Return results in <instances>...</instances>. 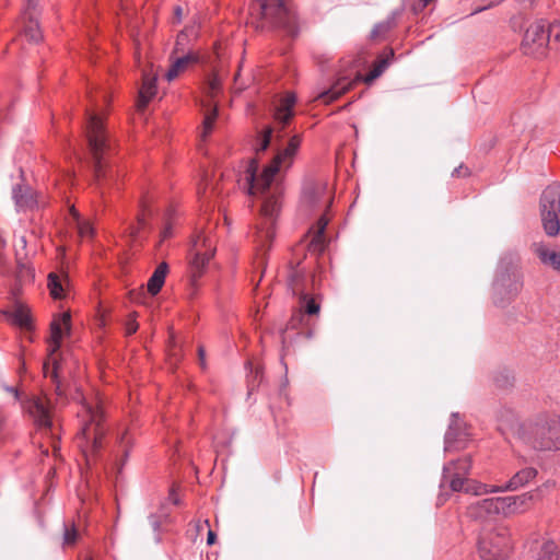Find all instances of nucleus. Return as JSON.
Instances as JSON below:
<instances>
[{
  "instance_id": "f257e3e1",
  "label": "nucleus",
  "mask_w": 560,
  "mask_h": 560,
  "mask_svg": "<svg viewBox=\"0 0 560 560\" xmlns=\"http://www.w3.org/2000/svg\"><path fill=\"white\" fill-rule=\"evenodd\" d=\"M301 142V135L292 136L287 145L277 151L271 162L264 166L261 172H259L258 161L250 160L237 180L240 186L247 188L249 195L262 198L260 219L255 232V242L261 255H265L271 246L277 218L281 209L283 188L279 180V174L291 167Z\"/></svg>"
},
{
  "instance_id": "f03ea898",
  "label": "nucleus",
  "mask_w": 560,
  "mask_h": 560,
  "mask_svg": "<svg viewBox=\"0 0 560 560\" xmlns=\"http://www.w3.org/2000/svg\"><path fill=\"white\" fill-rule=\"evenodd\" d=\"M89 97L92 107L85 109V137L93 162L95 184L103 195L104 188L115 184L118 175L106 160L113 150V143L104 125L102 108L98 106V101L92 95V92H89Z\"/></svg>"
},
{
  "instance_id": "7ed1b4c3",
  "label": "nucleus",
  "mask_w": 560,
  "mask_h": 560,
  "mask_svg": "<svg viewBox=\"0 0 560 560\" xmlns=\"http://www.w3.org/2000/svg\"><path fill=\"white\" fill-rule=\"evenodd\" d=\"M248 24L257 31L280 28L291 37L299 33L296 15L285 0H253Z\"/></svg>"
},
{
  "instance_id": "20e7f679",
  "label": "nucleus",
  "mask_w": 560,
  "mask_h": 560,
  "mask_svg": "<svg viewBox=\"0 0 560 560\" xmlns=\"http://www.w3.org/2000/svg\"><path fill=\"white\" fill-rule=\"evenodd\" d=\"M470 456H464L455 460H450L444 465L440 485L442 492L438 498V504H443L447 500L448 493L445 492L446 488H448L452 492L463 491L474 495L493 493L494 489H490V486L468 478L470 475Z\"/></svg>"
},
{
  "instance_id": "39448f33",
  "label": "nucleus",
  "mask_w": 560,
  "mask_h": 560,
  "mask_svg": "<svg viewBox=\"0 0 560 560\" xmlns=\"http://www.w3.org/2000/svg\"><path fill=\"white\" fill-rule=\"evenodd\" d=\"M288 285L292 294L298 296L299 310L291 317L292 327L295 323H301L304 314L308 316L317 315L320 311L319 295L313 293L315 288V276L306 271L304 267L298 264L290 267L288 272Z\"/></svg>"
},
{
  "instance_id": "423d86ee",
  "label": "nucleus",
  "mask_w": 560,
  "mask_h": 560,
  "mask_svg": "<svg viewBox=\"0 0 560 560\" xmlns=\"http://www.w3.org/2000/svg\"><path fill=\"white\" fill-rule=\"evenodd\" d=\"M78 417L81 421L80 435L85 441L86 446L83 448V454L86 458L88 465H91L93 457L102 448V440L105 435L103 428L104 411L100 401L84 400L81 409L78 411Z\"/></svg>"
},
{
  "instance_id": "0eeeda50",
  "label": "nucleus",
  "mask_w": 560,
  "mask_h": 560,
  "mask_svg": "<svg viewBox=\"0 0 560 560\" xmlns=\"http://www.w3.org/2000/svg\"><path fill=\"white\" fill-rule=\"evenodd\" d=\"M70 315L62 314L58 319H54L50 325V338L48 339L47 358L43 363V373L49 377L55 385V392L60 401L66 394L60 381L61 354L59 353L63 329H69Z\"/></svg>"
},
{
  "instance_id": "6e6552de",
  "label": "nucleus",
  "mask_w": 560,
  "mask_h": 560,
  "mask_svg": "<svg viewBox=\"0 0 560 560\" xmlns=\"http://www.w3.org/2000/svg\"><path fill=\"white\" fill-rule=\"evenodd\" d=\"M524 441L536 451H560V416H547L529 425Z\"/></svg>"
},
{
  "instance_id": "1a4fd4ad",
  "label": "nucleus",
  "mask_w": 560,
  "mask_h": 560,
  "mask_svg": "<svg viewBox=\"0 0 560 560\" xmlns=\"http://www.w3.org/2000/svg\"><path fill=\"white\" fill-rule=\"evenodd\" d=\"M523 288V275L512 258L501 259L493 281V301L503 306L513 300Z\"/></svg>"
},
{
  "instance_id": "9d476101",
  "label": "nucleus",
  "mask_w": 560,
  "mask_h": 560,
  "mask_svg": "<svg viewBox=\"0 0 560 560\" xmlns=\"http://www.w3.org/2000/svg\"><path fill=\"white\" fill-rule=\"evenodd\" d=\"M539 210L546 234L557 235L560 231V183L545 188L540 196Z\"/></svg>"
},
{
  "instance_id": "9b49d317",
  "label": "nucleus",
  "mask_w": 560,
  "mask_h": 560,
  "mask_svg": "<svg viewBox=\"0 0 560 560\" xmlns=\"http://www.w3.org/2000/svg\"><path fill=\"white\" fill-rule=\"evenodd\" d=\"M22 408L33 418L35 424L50 434L54 455L57 456L59 446L56 441L52 422V406L45 396H32L22 401Z\"/></svg>"
},
{
  "instance_id": "f8f14e48",
  "label": "nucleus",
  "mask_w": 560,
  "mask_h": 560,
  "mask_svg": "<svg viewBox=\"0 0 560 560\" xmlns=\"http://www.w3.org/2000/svg\"><path fill=\"white\" fill-rule=\"evenodd\" d=\"M215 240L209 231H199L192 240L190 260L191 281L196 284L215 250Z\"/></svg>"
},
{
  "instance_id": "ddd939ff",
  "label": "nucleus",
  "mask_w": 560,
  "mask_h": 560,
  "mask_svg": "<svg viewBox=\"0 0 560 560\" xmlns=\"http://www.w3.org/2000/svg\"><path fill=\"white\" fill-rule=\"evenodd\" d=\"M510 549L506 528H497L481 533L478 540V553L481 560H503Z\"/></svg>"
},
{
  "instance_id": "4468645a",
  "label": "nucleus",
  "mask_w": 560,
  "mask_h": 560,
  "mask_svg": "<svg viewBox=\"0 0 560 560\" xmlns=\"http://www.w3.org/2000/svg\"><path fill=\"white\" fill-rule=\"evenodd\" d=\"M331 201L332 196L328 189L327 182L323 179H312L304 184L301 203L307 210L328 208Z\"/></svg>"
},
{
  "instance_id": "2eb2a0df",
  "label": "nucleus",
  "mask_w": 560,
  "mask_h": 560,
  "mask_svg": "<svg viewBox=\"0 0 560 560\" xmlns=\"http://www.w3.org/2000/svg\"><path fill=\"white\" fill-rule=\"evenodd\" d=\"M547 23L538 21L533 23L525 32L522 49L525 55L540 58L545 55L549 44V35L546 31Z\"/></svg>"
},
{
  "instance_id": "dca6fc26",
  "label": "nucleus",
  "mask_w": 560,
  "mask_h": 560,
  "mask_svg": "<svg viewBox=\"0 0 560 560\" xmlns=\"http://www.w3.org/2000/svg\"><path fill=\"white\" fill-rule=\"evenodd\" d=\"M221 90V82L220 80L214 77L212 78L207 86V96L208 101L202 103L203 108V121H202V132L200 135V138L202 141L207 139V137L212 132L214 122L218 117V106L214 103L215 95Z\"/></svg>"
},
{
  "instance_id": "f3484780",
  "label": "nucleus",
  "mask_w": 560,
  "mask_h": 560,
  "mask_svg": "<svg viewBox=\"0 0 560 560\" xmlns=\"http://www.w3.org/2000/svg\"><path fill=\"white\" fill-rule=\"evenodd\" d=\"M12 198L18 211H33L46 207L47 202L42 194L26 184H16L12 188Z\"/></svg>"
},
{
  "instance_id": "a211bd4d",
  "label": "nucleus",
  "mask_w": 560,
  "mask_h": 560,
  "mask_svg": "<svg viewBox=\"0 0 560 560\" xmlns=\"http://www.w3.org/2000/svg\"><path fill=\"white\" fill-rule=\"evenodd\" d=\"M38 2L37 0H25L23 10L24 19V36L32 43H38L42 39L38 21Z\"/></svg>"
},
{
  "instance_id": "6ab92c4d",
  "label": "nucleus",
  "mask_w": 560,
  "mask_h": 560,
  "mask_svg": "<svg viewBox=\"0 0 560 560\" xmlns=\"http://www.w3.org/2000/svg\"><path fill=\"white\" fill-rule=\"evenodd\" d=\"M471 518L483 521L490 516L499 515L501 513V505L499 498H490L480 500L470 504L467 510Z\"/></svg>"
},
{
  "instance_id": "aec40b11",
  "label": "nucleus",
  "mask_w": 560,
  "mask_h": 560,
  "mask_svg": "<svg viewBox=\"0 0 560 560\" xmlns=\"http://www.w3.org/2000/svg\"><path fill=\"white\" fill-rule=\"evenodd\" d=\"M538 471L534 467H525L513 475V477L501 487L490 486V489L493 492H502V491H515L524 486H526L529 481L536 478Z\"/></svg>"
},
{
  "instance_id": "412c9836",
  "label": "nucleus",
  "mask_w": 560,
  "mask_h": 560,
  "mask_svg": "<svg viewBox=\"0 0 560 560\" xmlns=\"http://www.w3.org/2000/svg\"><path fill=\"white\" fill-rule=\"evenodd\" d=\"M219 180L213 177H209L207 174L202 178V183L198 187V197L202 207H206V210L209 208H213L215 206V201L211 205L212 198H218L221 194V189L219 188Z\"/></svg>"
},
{
  "instance_id": "4be33fe9",
  "label": "nucleus",
  "mask_w": 560,
  "mask_h": 560,
  "mask_svg": "<svg viewBox=\"0 0 560 560\" xmlns=\"http://www.w3.org/2000/svg\"><path fill=\"white\" fill-rule=\"evenodd\" d=\"M499 500L502 515H510L525 511L527 503L532 500V495L524 493L521 495L500 497Z\"/></svg>"
},
{
  "instance_id": "5701e85b",
  "label": "nucleus",
  "mask_w": 560,
  "mask_h": 560,
  "mask_svg": "<svg viewBox=\"0 0 560 560\" xmlns=\"http://www.w3.org/2000/svg\"><path fill=\"white\" fill-rule=\"evenodd\" d=\"M360 79L358 74H355L354 79H350L348 77H341L337 80V82L327 91L322 92L318 95V100H320L325 104H329L337 100L340 95L346 93L351 89L352 84L355 80Z\"/></svg>"
},
{
  "instance_id": "b1692460",
  "label": "nucleus",
  "mask_w": 560,
  "mask_h": 560,
  "mask_svg": "<svg viewBox=\"0 0 560 560\" xmlns=\"http://www.w3.org/2000/svg\"><path fill=\"white\" fill-rule=\"evenodd\" d=\"M295 103L296 96L293 93H287L276 107L275 119L282 127L287 126L294 116L293 107Z\"/></svg>"
},
{
  "instance_id": "393cba45",
  "label": "nucleus",
  "mask_w": 560,
  "mask_h": 560,
  "mask_svg": "<svg viewBox=\"0 0 560 560\" xmlns=\"http://www.w3.org/2000/svg\"><path fill=\"white\" fill-rule=\"evenodd\" d=\"M198 61V56L191 51L176 58L172 61L170 69L165 73V78L168 82L175 80L180 73L185 72L187 68Z\"/></svg>"
},
{
  "instance_id": "a878e982",
  "label": "nucleus",
  "mask_w": 560,
  "mask_h": 560,
  "mask_svg": "<svg viewBox=\"0 0 560 560\" xmlns=\"http://www.w3.org/2000/svg\"><path fill=\"white\" fill-rule=\"evenodd\" d=\"M328 224V219L322 215L316 225H314L310 232L313 234L310 246L315 252H323L325 248V230Z\"/></svg>"
},
{
  "instance_id": "bb28decb",
  "label": "nucleus",
  "mask_w": 560,
  "mask_h": 560,
  "mask_svg": "<svg viewBox=\"0 0 560 560\" xmlns=\"http://www.w3.org/2000/svg\"><path fill=\"white\" fill-rule=\"evenodd\" d=\"M167 271H168V266L166 262H161L154 270L153 275L150 277L149 281H148V291L150 294L152 295H156L164 282H165V277L167 275Z\"/></svg>"
},
{
  "instance_id": "cd10ccee",
  "label": "nucleus",
  "mask_w": 560,
  "mask_h": 560,
  "mask_svg": "<svg viewBox=\"0 0 560 560\" xmlns=\"http://www.w3.org/2000/svg\"><path fill=\"white\" fill-rule=\"evenodd\" d=\"M156 93V78L143 74L142 86L139 91V106L145 107Z\"/></svg>"
},
{
  "instance_id": "c85d7f7f",
  "label": "nucleus",
  "mask_w": 560,
  "mask_h": 560,
  "mask_svg": "<svg viewBox=\"0 0 560 560\" xmlns=\"http://www.w3.org/2000/svg\"><path fill=\"white\" fill-rule=\"evenodd\" d=\"M171 516L164 512L160 514H151L149 516L150 525L155 533V540L161 541V532L171 523Z\"/></svg>"
},
{
  "instance_id": "c756f323",
  "label": "nucleus",
  "mask_w": 560,
  "mask_h": 560,
  "mask_svg": "<svg viewBox=\"0 0 560 560\" xmlns=\"http://www.w3.org/2000/svg\"><path fill=\"white\" fill-rule=\"evenodd\" d=\"M12 319H13L14 324L19 325L22 328H25V329L31 328L30 312L25 306H23L21 304H18L14 307V310L12 312Z\"/></svg>"
},
{
  "instance_id": "7c9ffc66",
  "label": "nucleus",
  "mask_w": 560,
  "mask_h": 560,
  "mask_svg": "<svg viewBox=\"0 0 560 560\" xmlns=\"http://www.w3.org/2000/svg\"><path fill=\"white\" fill-rule=\"evenodd\" d=\"M537 254L544 264L550 265L552 268L560 271V253L551 252L540 246L537 248Z\"/></svg>"
},
{
  "instance_id": "2f4dec72",
  "label": "nucleus",
  "mask_w": 560,
  "mask_h": 560,
  "mask_svg": "<svg viewBox=\"0 0 560 560\" xmlns=\"http://www.w3.org/2000/svg\"><path fill=\"white\" fill-rule=\"evenodd\" d=\"M272 132L273 130L271 128H267L256 140L255 151L257 155L261 152H265L269 148Z\"/></svg>"
},
{
  "instance_id": "473e14b6",
  "label": "nucleus",
  "mask_w": 560,
  "mask_h": 560,
  "mask_svg": "<svg viewBox=\"0 0 560 560\" xmlns=\"http://www.w3.org/2000/svg\"><path fill=\"white\" fill-rule=\"evenodd\" d=\"M48 288L54 299H61L63 296V289L57 275L50 273L48 276Z\"/></svg>"
},
{
  "instance_id": "72a5a7b5",
  "label": "nucleus",
  "mask_w": 560,
  "mask_h": 560,
  "mask_svg": "<svg viewBox=\"0 0 560 560\" xmlns=\"http://www.w3.org/2000/svg\"><path fill=\"white\" fill-rule=\"evenodd\" d=\"M79 538V532L74 524L63 525V546H73Z\"/></svg>"
},
{
  "instance_id": "f704fd0d",
  "label": "nucleus",
  "mask_w": 560,
  "mask_h": 560,
  "mask_svg": "<svg viewBox=\"0 0 560 560\" xmlns=\"http://www.w3.org/2000/svg\"><path fill=\"white\" fill-rule=\"evenodd\" d=\"M394 23L392 20L383 21L374 26L371 32V37L373 39H378L384 36L389 30H392Z\"/></svg>"
},
{
  "instance_id": "c9c22d12",
  "label": "nucleus",
  "mask_w": 560,
  "mask_h": 560,
  "mask_svg": "<svg viewBox=\"0 0 560 560\" xmlns=\"http://www.w3.org/2000/svg\"><path fill=\"white\" fill-rule=\"evenodd\" d=\"M547 35H549V42H560V19L555 20L552 23H548L546 26Z\"/></svg>"
},
{
  "instance_id": "e433bc0d",
  "label": "nucleus",
  "mask_w": 560,
  "mask_h": 560,
  "mask_svg": "<svg viewBox=\"0 0 560 560\" xmlns=\"http://www.w3.org/2000/svg\"><path fill=\"white\" fill-rule=\"evenodd\" d=\"M388 65V60L387 59H382L380 60L375 67L373 68V70L368 74L366 77V81H373L374 79H376L377 77H380L382 74V72L385 70V68L387 67Z\"/></svg>"
},
{
  "instance_id": "4c0bfd02",
  "label": "nucleus",
  "mask_w": 560,
  "mask_h": 560,
  "mask_svg": "<svg viewBox=\"0 0 560 560\" xmlns=\"http://www.w3.org/2000/svg\"><path fill=\"white\" fill-rule=\"evenodd\" d=\"M8 416L0 410V445L7 441L8 438Z\"/></svg>"
},
{
  "instance_id": "58836bf2",
  "label": "nucleus",
  "mask_w": 560,
  "mask_h": 560,
  "mask_svg": "<svg viewBox=\"0 0 560 560\" xmlns=\"http://www.w3.org/2000/svg\"><path fill=\"white\" fill-rule=\"evenodd\" d=\"M119 447L124 453L125 457L128 456L129 446L131 445V439L129 438L128 431H124L118 439Z\"/></svg>"
},
{
  "instance_id": "ea45409f",
  "label": "nucleus",
  "mask_w": 560,
  "mask_h": 560,
  "mask_svg": "<svg viewBox=\"0 0 560 560\" xmlns=\"http://www.w3.org/2000/svg\"><path fill=\"white\" fill-rule=\"evenodd\" d=\"M197 34L195 26H188L185 30H183L178 35L176 39V46L184 45L185 40L188 36H195Z\"/></svg>"
},
{
  "instance_id": "a19ab883",
  "label": "nucleus",
  "mask_w": 560,
  "mask_h": 560,
  "mask_svg": "<svg viewBox=\"0 0 560 560\" xmlns=\"http://www.w3.org/2000/svg\"><path fill=\"white\" fill-rule=\"evenodd\" d=\"M137 329H138V323L136 320V315L130 314L125 324L126 335L131 336L132 334H135L137 331Z\"/></svg>"
},
{
  "instance_id": "79ce46f5",
  "label": "nucleus",
  "mask_w": 560,
  "mask_h": 560,
  "mask_svg": "<svg viewBox=\"0 0 560 560\" xmlns=\"http://www.w3.org/2000/svg\"><path fill=\"white\" fill-rule=\"evenodd\" d=\"M79 233L81 236L86 237L93 234V228L89 222H79Z\"/></svg>"
},
{
  "instance_id": "37998d69",
  "label": "nucleus",
  "mask_w": 560,
  "mask_h": 560,
  "mask_svg": "<svg viewBox=\"0 0 560 560\" xmlns=\"http://www.w3.org/2000/svg\"><path fill=\"white\" fill-rule=\"evenodd\" d=\"M456 440H457V438H456V435H455V433H454V431H453V428H452V427H450V428H448V430H447V432H446V434H445V444H446L445 448H446V450H450V448H451L452 443H453L454 441H456Z\"/></svg>"
},
{
  "instance_id": "c03bdc74",
  "label": "nucleus",
  "mask_w": 560,
  "mask_h": 560,
  "mask_svg": "<svg viewBox=\"0 0 560 560\" xmlns=\"http://www.w3.org/2000/svg\"><path fill=\"white\" fill-rule=\"evenodd\" d=\"M452 175L454 177H465L469 175V170L464 165H459L453 171Z\"/></svg>"
},
{
  "instance_id": "a18cd8bd",
  "label": "nucleus",
  "mask_w": 560,
  "mask_h": 560,
  "mask_svg": "<svg viewBox=\"0 0 560 560\" xmlns=\"http://www.w3.org/2000/svg\"><path fill=\"white\" fill-rule=\"evenodd\" d=\"M4 389L8 393L13 395L15 401L21 400V393L19 392V389L16 387H14V386H4Z\"/></svg>"
},
{
  "instance_id": "49530a36",
  "label": "nucleus",
  "mask_w": 560,
  "mask_h": 560,
  "mask_svg": "<svg viewBox=\"0 0 560 560\" xmlns=\"http://www.w3.org/2000/svg\"><path fill=\"white\" fill-rule=\"evenodd\" d=\"M172 234V225L170 222H166L163 230L161 231V237L162 240H166Z\"/></svg>"
},
{
  "instance_id": "de8ad7c7",
  "label": "nucleus",
  "mask_w": 560,
  "mask_h": 560,
  "mask_svg": "<svg viewBox=\"0 0 560 560\" xmlns=\"http://www.w3.org/2000/svg\"><path fill=\"white\" fill-rule=\"evenodd\" d=\"M182 19H183V9H182V7L177 5L174 9L173 22L179 23L182 21Z\"/></svg>"
},
{
  "instance_id": "09e8293b",
  "label": "nucleus",
  "mask_w": 560,
  "mask_h": 560,
  "mask_svg": "<svg viewBox=\"0 0 560 560\" xmlns=\"http://www.w3.org/2000/svg\"><path fill=\"white\" fill-rule=\"evenodd\" d=\"M18 269H19L18 270V276H16L18 278H21L24 272L30 273L28 267L25 264L21 262V261H18Z\"/></svg>"
},
{
  "instance_id": "8fccbe9b",
  "label": "nucleus",
  "mask_w": 560,
  "mask_h": 560,
  "mask_svg": "<svg viewBox=\"0 0 560 560\" xmlns=\"http://www.w3.org/2000/svg\"><path fill=\"white\" fill-rule=\"evenodd\" d=\"M215 539H217V535H215V533H214V532H212V530H209V532H208V536H207V544H208V545H213V544H214V541H215Z\"/></svg>"
},
{
  "instance_id": "3c124183",
  "label": "nucleus",
  "mask_w": 560,
  "mask_h": 560,
  "mask_svg": "<svg viewBox=\"0 0 560 560\" xmlns=\"http://www.w3.org/2000/svg\"><path fill=\"white\" fill-rule=\"evenodd\" d=\"M304 320H305V317L303 318V320L301 323L296 322L294 328H296V327H299L301 325L307 326V323H304ZM288 328H292L293 329V327L291 325V320L288 324Z\"/></svg>"
},
{
  "instance_id": "603ef678",
  "label": "nucleus",
  "mask_w": 560,
  "mask_h": 560,
  "mask_svg": "<svg viewBox=\"0 0 560 560\" xmlns=\"http://www.w3.org/2000/svg\"><path fill=\"white\" fill-rule=\"evenodd\" d=\"M198 352H199V357H200L201 364H203V355H205V351H203V349L200 347V348L198 349Z\"/></svg>"
},
{
  "instance_id": "864d4df0",
  "label": "nucleus",
  "mask_w": 560,
  "mask_h": 560,
  "mask_svg": "<svg viewBox=\"0 0 560 560\" xmlns=\"http://www.w3.org/2000/svg\"><path fill=\"white\" fill-rule=\"evenodd\" d=\"M70 211H71L72 215H73L75 219H79V213H78V211H77L74 208H71V210H70Z\"/></svg>"
},
{
  "instance_id": "5fc2aeb1",
  "label": "nucleus",
  "mask_w": 560,
  "mask_h": 560,
  "mask_svg": "<svg viewBox=\"0 0 560 560\" xmlns=\"http://www.w3.org/2000/svg\"><path fill=\"white\" fill-rule=\"evenodd\" d=\"M103 103H108V95L106 93L102 94Z\"/></svg>"
},
{
  "instance_id": "6e6d98bb",
  "label": "nucleus",
  "mask_w": 560,
  "mask_h": 560,
  "mask_svg": "<svg viewBox=\"0 0 560 560\" xmlns=\"http://www.w3.org/2000/svg\"><path fill=\"white\" fill-rule=\"evenodd\" d=\"M313 334H314L313 330L308 329L306 332V338H312Z\"/></svg>"
},
{
  "instance_id": "4d7b16f0",
  "label": "nucleus",
  "mask_w": 560,
  "mask_h": 560,
  "mask_svg": "<svg viewBox=\"0 0 560 560\" xmlns=\"http://www.w3.org/2000/svg\"><path fill=\"white\" fill-rule=\"evenodd\" d=\"M43 453H44L45 455H48V450H47V448H46V450H44V451H43Z\"/></svg>"
},
{
  "instance_id": "13d9d810",
  "label": "nucleus",
  "mask_w": 560,
  "mask_h": 560,
  "mask_svg": "<svg viewBox=\"0 0 560 560\" xmlns=\"http://www.w3.org/2000/svg\"><path fill=\"white\" fill-rule=\"evenodd\" d=\"M142 208H143V213H144V212L147 211V210H145V205H142Z\"/></svg>"
},
{
  "instance_id": "bf43d9fd",
  "label": "nucleus",
  "mask_w": 560,
  "mask_h": 560,
  "mask_svg": "<svg viewBox=\"0 0 560 560\" xmlns=\"http://www.w3.org/2000/svg\"><path fill=\"white\" fill-rule=\"evenodd\" d=\"M84 560H93L92 558L90 557H85Z\"/></svg>"
},
{
  "instance_id": "052dcab7",
  "label": "nucleus",
  "mask_w": 560,
  "mask_h": 560,
  "mask_svg": "<svg viewBox=\"0 0 560 560\" xmlns=\"http://www.w3.org/2000/svg\"><path fill=\"white\" fill-rule=\"evenodd\" d=\"M37 2H39V0H37Z\"/></svg>"
}]
</instances>
